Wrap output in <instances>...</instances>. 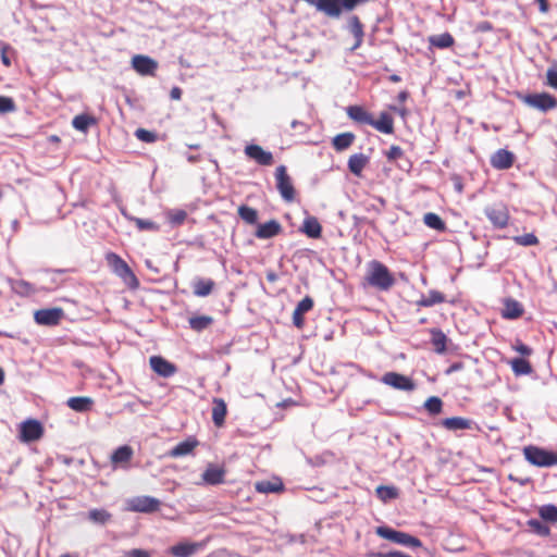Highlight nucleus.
Masks as SVG:
<instances>
[{
  "label": "nucleus",
  "instance_id": "1",
  "mask_svg": "<svg viewBox=\"0 0 557 557\" xmlns=\"http://www.w3.org/2000/svg\"><path fill=\"white\" fill-rule=\"evenodd\" d=\"M366 283L380 290H388L395 284V277L389 269L377 260H371L367 265Z\"/></svg>",
  "mask_w": 557,
  "mask_h": 557
},
{
  "label": "nucleus",
  "instance_id": "2",
  "mask_svg": "<svg viewBox=\"0 0 557 557\" xmlns=\"http://www.w3.org/2000/svg\"><path fill=\"white\" fill-rule=\"evenodd\" d=\"M106 261L112 271L123 280V282L132 289L139 286V281L129 265L115 252H108Z\"/></svg>",
  "mask_w": 557,
  "mask_h": 557
},
{
  "label": "nucleus",
  "instance_id": "3",
  "mask_svg": "<svg viewBox=\"0 0 557 557\" xmlns=\"http://www.w3.org/2000/svg\"><path fill=\"white\" fill-rule=\"evenodd\" d=\"M523 456L531 465L546 468L557 465V454L546 450L535 445H529L523 448Z\"/></svg>",
  "mask_w": 557,
  "mask_h": 557
},
{
  "label": "nucleus",
  "instance_id": "4",
  "mask_svg": "<svg viewBox=\"0 0 557 557\" xmlns=\"http://www.w3.org/2000/svg\"><path fill=\"white\" fill-rule=\"evenodd\" d=\"M518 98L525 106L539 110L543 113L555 110L557 108V98L546 91L518 95Z\"/></svg>",
  "mask_w": 557,
  "mask_h": 557
},
{
  "label": "nucleus",
  "instance_id": "5",
  "mask_svg": "<svg viewBox=\"0 0 557 557\" xmlns=\"http://www.w3.org/2000/svg\"><path fill=\"white\" fill-rule=\"evenodd\" d=\"M484 213L495 228H505L509 224V210L504 202H496L487 206Z\"/></svg>",
  "mask_w": 557,
  "mask_h": 557
},
{
  "label": "nucleus",
  "instance_id": "6",
  "mask_svg": "<svg viewBox=\"0 0 557 557\" xmlns=\"http://www.w3.org/2000/svg\"><path fill=\"white\" fill-rule=\"evenodd\" d=\"M275 178H276V188L282 196V198L287 201L292 202L295 199V188L292 182L290 176L287 173L285 165H280L275 170Z\"/></svg>",
  "mask_w": 557,
  "mask_h": 557
},
{
  "label": "nucleus",
  "instance_id": "7",
  "mask_svg": "<svg viewBox=\"0 0 557 557\" xmlns=\"http://www.w3.org/2000/svg\"><path fill=\"white\" fill-rule=\"evenodd\" d=\"M44 435V426L36 419H28L20 424L18 438L23 443H30L38 441Z\"/></svg>",
  "mask_w": 557,
  "mask_h": 557
},
{
  "label": "nucleus",
  "instance_id": "8",
  "mask_svg": "<svg viewBox=\"0 0 557 557\" xmlns=\"http://www.w3.org/2000/svg\"><path fill=\"white\" fill-rule=\"evenodd\" d=\"M64 315L62 308L39 309L34 313V320L39 325H58Z\"/></svg>",
  "mask_w": 557,
  "mask_h": 557
},
{
  "label": "nucleus",
  "instance_id": "9",
  "mask_svg": "<svg viewBox=\"0 0 557 557\" xmlns=\"http://www.w3.org/2000/svg\"><path fill=\"white\" fill-rule=\"evenodd\" d=\"M245 154L256 161L259 165L269 166L274 163L272 152L264 150L261 146L250 144L245 147Z\"/></svg>",
  "mask_w": 557,
  "mask_h": 557
},
{
  "label": "nucleus",
  "instance_id": "10",
  "mask_svg": "<svg viewBox=\"0 0 557 557\" xmlns=\"http://www.w3.org/2000/svg\"><path fill=\"white\" fill-rule=\"evenodd\" d=\"M381 381L384 384L400 391L409 392L414 388V383L410 377L397 372H386L382 376Z\"/></svg>",
  "mask_w": 557,
  "mask_h": 557
},
{
  "label": "nucleus",
  "instance_id": "11",
  "mask_svg": "<svg viewBox=\"0 0 557 557\" xmlns=\"http://www.w3.org/2000/svg\"><path fill=\"white\" fill-rule=\"evenodd\" d=\"M160 500L151 496H138L129 502V509L135 512H154L160 508Z\"/></svg>",
  "mask_w": 557,
  "mask_h": 557
},
{
  "label": "nucleus",
  "instance_id": "12",
  "mask_svg": "<svg viewBox=\"0 0 557 557\" xmlns=\"http://www.w3.org/2000/svg\"><path fill=\"white\" fill-rule=\"evenodd\" d=\"M132 66L140 75L153 76L158 69V62L150 57L136 54L132 58Z\"/></svg>",
  "mask_w": 557,
  "mask_h": 557
},
{
  "label": "nucleus",
  "instance_id": "13",
  "mask_svg": "<svg viewBox=\"0 0 557 557\" xmlns=\"http://www.w3.org/2000/svg\"><path fill=\"white\" fill-rule=\"evenodd\" d=\"M151 369L162 377H170L177 371L176 366L161 356H152L149 359Z\"/></svg>",
  "mask_w": 557,
  "mask_h": 557
},
{
  "label": "nucleus",
  "instance_id": "14",
  "mask_svg": "<svg viewBox=\"0 0 557 557\" xmlns=\"http://www.w3.org/2000/svg\"><path fill=\"white\" fill-rule=\"evenodd\" d=\"M314 301L310 296L304 297L296 306L293 312L294 325L301 330L305 326V313L309 312L313 308Z\"/></svg>",
  "mask_w": 557,
  "mask_h": 557
},
{
  "label": "nucleus",
  "instance_id": "15",
  "mask_svg": "<svg viewBox=\"0 0 557 557\" xmlns=\"http://www.w3.org/2000/svg\"><path fill=\"white\" fill-rule=\"evenodd\" d=\"M491 165L496 170H507L513 165L515 154L507 149H498L491 157Z\"/></svg>",
  "mask_w": 557,
  "mask_h": 557
},
{
  "label": "nucleus",
  "instance_id": "16",
  "mask_svg": "<svg viewBox=\"0 0 557 557\" xmlns=\"http://www.w3.org/2000/svg\"><path fill=\"white\" fill-rule=\"evenodd\" d=\"M440 425L447 431L471 430L474 422L463 417H450L441 420Z\"/></svg>",
  "mask_w": 557,
  "mask_h": 557
},
{
  "label": "nucleus",
  "instance_id": "17",
  "mask_svg": "<svg viewBox=\"0 0 557 557\" xmlns=\"http://www.w3.org/2000/svg\"><path fill=\"white\" fill-rule=\"evenodd\" d=\"M281 232L282 225L276 220H270L265 223L259 224L255 235L260 239H268L277 236Z\"/></svg>",
  "mask_w": 557,
  "mask_h": 557
},
{
  "label": "nucleus",
  "instance_id": "18",
  "mask_svg": "<svg viewBox=\"0 0 557 557\" xmlns=\"http://www.w3.org/2000/svg\"><path fill=\"white\" fill-rule=\"evenodd\" d=\"M134 450L129 445L120 446L113 451L111 463L113 466L126 467L132 460Z\"/></svg>",
  "mask_w": 557,
  "mask_h": 557
},
{
  "label": "nucleus",
  "instance_id": "19",
  "mask_svg": "<svg viewBox=\"0 0 557 557\" xmlns=\"http://www.w3.org/2000/svg\"><path fill=\"white\" fill-rule=\"evenodd\" d=\"M198 441L194 437H189L177 445H175L170 451L169 456L172 458H178L183 456H187L194 451V449L198 446Z\"/></svg>",
  "mask_w": 557,
  "mask_h": 557
},
{
  "label": "nucleus",
  "instance_id": "20",
  "mask_svg": "<svg viewBox=\"0 0 557 557\" xmlns=\"http://www.w3.org/2000/svg\"><path fill=\"white\" fill-rule=\"evenodd\" d=\"M212 421L216 428H222L225 423L227 414V406L224 399L213 398Z\"/></svg>",
  "mask_w": 557,
  "mask_h": 557
},
{
  "label": "nucleus",
  "instance_id": "21",
  "mask_svg": "<svg viewBox=\"0 0 557 557\" xmlns=\"http://www.w3.org/2000/svg\"><path fill=\"white\" fill-rule=\"evenodd\" d=\"M225 470L210 465L202 473V480L210 485H218L224 482Z\"/></svg>",
  "mask_w": 557,
  "mask_h": 557
},
{
  "label": "nucleus",
  "instance_id": "22",
  "mask_svg": "<svg viewBox=\"0 0 557 557\" xmlns=\"http://www.w3.org/2000/svg\"><path fill=\"white\" fill-rule=\"evenodd\" d=\"M347 115L359 124L370 125L372 123V114L369 113L363 107L361 106H349L346 109Z\"/></svg>",
  "mask_w": 557,
  "mask_h": 557
},
{
  "label": "nucleus",
  "instance_id": "23",
  "mask_svg": "<svg viewBox=\"0 0 557 557\" xmlns=\"http://www.w3.org/2000/svg\"><path fill=\"white\" fill-rule=\"evenodd\" d=\"M523 306L519 301L512 298L505 299L504 309L502 311L503 318L510 320L518 319L523 314Z\"/></svg>",
  "mask_w": 557,
  "mask_h": 557
},
{
  "label": "nucleus",
  "instance_id": "24",
  "mask_svg": "<svg viewBox=\"0 0 557 557\" xmlns=\"http://www.w3.org/2000/svg\"><path fill=\"white\" fill-rule=\"evenodd\" d=\"M201 544L199 543H178L170 547L169 552L174 557H190L194 555L199 548Z\"/></svg>",
  "mask_w": 557,
  "mask_h": 557
},
{
  "label": "nucleus",
  "instance_id": "25",
  "mask_svg": "<svg viewBox=\"0 0 557 557\" xmlns=\"http://www.w3.org/2000/svg\"><path fill=\"white\" fill-rule=\"evenodd\" d=\"M215 287V282L211 278L198 277L193 283V292L197 297H206L210 295Z\"/></svg>",
  "mask_w": 557,
  "mask_h": 557
},
{
  "label": "nucleus",
  "instance_id": "26",
  "mask_svg": "<svg viewBox=\"0 0 557 557\" xmlns=\"http://www.w3.org/2000/svg\"><path fill=\"white\" fill-rule=\"evenodd\" d=\"M370 125L383 134L394 133V120L386 112H382L377 120L372 117V123H370Z\"/></svg>",
  "mask_w": 557,
  "mask_h": 557
},
{
  "label": "nucleus",
  "instance_id": "27",
  "mask_svg": "<svg viewBox=\"0 0 557 557\" xmlns=\"http://www.w3.org/2000/svg\"><path fill=\"white\" fill-rule=\"evenodd\" d=\"M66 405L76 412H87L91 410L94 399L87 396H76L69 398Z\"/></svg>",
  "mask_w": 557,
  "mask_h": 557
},
{
  "label": "nucleus",
  "instance_id": "28",
  "mask_svg": "<svg viewBox=\"0 0 557 557\" xmlns=\"http://www.w3.org/2000/svg\"><path fill=\"white\" fill-rule=\"evenodd\" d=\"M368 163V156L363 153H355L348 159V169L354 175L360 176Z\"/></svg>",
  "mask_w": 557,
  "mask_h": 557
},
{
  "label": "nucleus",
  "instance_id": "29",
  "mask_svg": "<svg viewBox=\"0 0 557 557\" xmlns=\"http://www.w3.org/2000/svg\"><path fill=\"white\" fill-rule=\"evenodd\" d=\"M300 231L309 238H319L322 234V226L317 218L309 216L305 219Z\"/></svg>",
  "mask_w": 557,
  "mask_h": 557
},
{
  "label": "nucleus",
  "instance_id": "30",
  "mask_svg": "<svg viewBox=\"0 0 557 557\" xmlns=\"http://www.w3.org/2000/svg\"><path fill=\"white\" fill-rule=\"evenodd\" d=\"M349 30L355 37V44L352 45L351 50H356L361 46L364 35L363 25L358 16L354 15L349 18Z\"/></svg>",
  "mask_w": 557,
  "mask_h": 557
},
{
  "label": "nucleus",
  "instance_id": "31",
  "mask_svg": "<svg viewBox=\"0 0 557 557\" xmlns=\"http://www.w3.org/2000/svg\"><path fill=\"white\" fill-rule=\"evenodd\" d=\"M431 333V343L433 345L434 350L437 354H444L447 349V336L440 329H432Z\"/></svg>",
  "mask_w": 557,
  "mask_h": 557
},
{
  "label": "nucleus",
  "instance_id": "32",
  "mask_svg": "<svg viewBox=\"0 0 557 557\" xmlns=\"http://www.w3.org/2000/svg\"><path fill=\"white\" fill-rule=\"evenodd\" d=\"M445 295L438 290L432 289L428 295H423L418 301L419 307H432L437 304L445 302Z\"/></svg>",
  "mask_w": 557,
  "mask_h": 557
},
{
  "label": "nucleus",
  "instance_id": "33",
  "mask_svg": "<svg viewBox=\"0 0 557 557\" xmlns=\"http://www.w3.org/2000/svg\"><path fill=\"white\" fill-rule=\"evenodd\" d=\"M97 124V119L89 114H78L74 116L72 125L75 129L87 133L90 126Z\"/></svg>",
  "mask_w": 557,
  "mask_h": 557
},
{
  "label": "nucleus",
  "instance_id": "34",
  "mask_svg": "<svg viewBox=\"0 0 557 557\" xmlns=\"http://www.w3.org/2000/svg\"><path fill=\"white\" fill-rule=\"evenodd\" d=\"M509 364L517 376L529 375L533 371L530 361L524 358H513Z\"/></svg>",
  "mask_w": 557,
  "mask_h": 557
},
{
  "label": "nucleus",
  "instance_id": "35",
  "mask_svg": "<svg viewBox=\"0 0 557 557\" xmlns=\"http://www.w3.org/2000/svg\"><path fill=\"white\" fill-rule=\"evenodd\" d=\"M429 42L432 47L438 49L450 48L455 44L454 37L449 33H444L441 35H433L429 37Z\"/></svg>",
  "mask_w": 557,
  "mask_h": 557
},
{
  "label": "nucleus",
  "instance_id": "36",
  "mask_svg": "<svg viewBox=\"0 0 557 557\" xmlns=\"http://www.w3.org/2000/svg\"><path fill=\"white\" fill-rule=\"evenodd\" d=\"M355 138L350 132L338 134L333 138V147L337 151H343L352 145Z\"/></svg>",
  "mask_w": 557,
  "mask_h": 557
},
{
  "label": "nucleus",
  "instance_id": "37",
  "mask_svg": "<svg viewBox=\"0 0 557 557\" xmlns=\"http://www.w3.org/2000/svg\"><path fill=\"white\" fill-rule=\"evenodd\" d=\"M424 224L438 232H445L446 231V223L443 221V219L433 212H428L423 216Z\"/></svg>",
  "mask_w": 557,
  "mask_h": 557
},
{
  "label": "nucleus",
  "instance_id": "38",
  "mask_svg": "<svg viewBox=\"0 0 557 557\" xmlns=\"http://www.w3.org/2000/svg\"><path fill=\"white\" fill-rule=\"evenodd\" d=\"M255 488L259 493L269 494L276 493L284 490L282 482H272L268 480L256 482Z\"/></svg>",
  "mask_w": 557,
  "mask_h": 557
},
{
  "label": "nucleus",
  "instance_id": "39",
  "mask_svg": "<svg viewBox=\"0 0 557 557\" xmlns=\"http://www.w3.org/2000/svg\"><path fill=\"white\" fill-rule=\"evenodd\" d=\"M188 322L194 331L201 332L213 323V318L210 315H195L189 318Z\"/></svg>",
  "mask_w": 557,
  "mask_h": 557
},
{
  "label": "nucleus",
  "instance_id": "40",
  "mask_svg": "<svg viewBox=\"0 0 557 557\" xmlns=\"http://www.w3.org/2000/svg\"><path fill=\"white\" fill-rule=\"evenodd\" d=\"M376 496L383 502L386 503L391 499H395L398 497L399 493L395 486H386L380 485L375 488Z\"/></svg>",
  "mask_w": 557,
  "mask_h": 557
},
{
  "label": "nucleus",
  "instance_id": "41",
  "mask_svg": "<svg viewBox=\"0 0 557 557\" xmlns=\"http://www.w3.org/2000/svg\"><path fill=\"white\" fill-rule=\"evenodd\" d=\"M112 518V515L106 509H91L88 512V519L97 524H106Z\"/></svg>",
  "mask_w": 557,
  "mask_h": 557
},
{
  "label": "nucleus",
  "instance_id": "42",
  "mask_svg": "<svg viewBox=\"0 0 557 557\" xmlns=\"http://www.w3.org/2000/svg\"><path fill=\"white\" fill-rule=\"evenodd\" d=\"M238 215L242 220H244L248 224H255L258 220V212L256 209L248 207V206H240L238 208Z\"/></svg>",
  "mask_w": 557,
  "mask_h": 557
},
{
  "label": "nucleus",
  "instance_id": "43",
  "mask_svg": "<svg viewBox=\"0 0 557 557\" xmlns=\"http://www.w3.org/2000/svg\"><path fill=\"white\" fill-rule=\"evenodd\" d=\"M12 289L21 296H30L35 293V287L24 280L15 281L12 285Z\"/></svg>",
  "mask_w": 557,
  "mask_h": 557
},
{
  "label": "nucleus",
  "instance_id": "44",
  "mask_svg": "<svg viewBox=\"0 0 557 557\" xmlns=\"http://www.w3.org/2000/svg\"><path fill=\"white\" fill-rule=\"evenodd\" d=\"M424 408L432 416L440 414L443 410V401L440 397L432 396L425 400Z\"/></svg>",
  "mask_w": 557,
  "mask_h": 557
},
{
  "label": "nucleus",
  "instance_id": "45",
  "mask_svg": "<svg viewBox=\"0 0 557 557\" xmlns=\"http://www.w3.org/2000/svg\"><path fill=\"white\" fill-rule=\"evenodd\" d=\"M512 240L517 245L523 246V247L536 246L540 244L537 236L534 235L533 233L513 236Z\"/></svg>",
  "mask_w": 557,
  "mask_h": 557
},
{
  "label": "nucleus",
  "instance_id": "46",
  "mask_svg": "<svg viewBox=\"0 0 557 557\" xmlns=\"http://www.w3.org/2000/svg\"><path fill=\"white\" fill-rule=\"evenodd\" d=\"M396 544L413 548L422 546V542L418 537L401 531L398 535Z\"/></svg>",
  "mask_w": 557,
  "mask_h": 557
},
{
  "label": "nucleus",
  "instance_id": "47",
  "mask_svg": "<svg viewBox=\"0 0 557 557\" xmlns=\"http://www.w3.org/2000/svg\"><path fill=\"white\" fill-rule=\"evenodd\" d=\"M375 533L382 539L396 543L400 531L394 530L386 525H381L375 529Z\"/></svg>",
  "mask_w": 557,
  "mask_h": 557
},
{
  "label": "nucleus",
  "instance_id": "48",
  "mask_svg": "<svg viewBox=\"0 0 557 557\" xmlns=\"http://www.w3.org/2000/svg\"><path fill=\"white\" fill-rule=\"evenodd\" d=\"M540 516L542 519L550 522H557V506L545 505L540 508Z\"/></svg>",
  "mask_w": 557,
  "mask_h": 557
},
{
  "label": "nucleus",
  "instance_id": "49",
  "mask_svg": "<svg viewBox=\"0 0 557 557\" xmlns=\"http://www.w3.org/2000/svg\"><path fill=\"white\" fill-rule=\"evenodd\" d=\"M132 221L134 222V224L136 225V227L139 231L157 232L160 228L159 225L156 222L150 221V220H145V219H140V218H133Z\"/></svg>",
  "mask_w": 557,
  "mask_h": 557
},
{
  "label": "nucleus",
  "instance_id": "50",
  "mask_svg": "<svg viewBox=\"0 0 557 557\" xmlns=\"http://www.w3.org/2000/svg\"><path fill=\"white\" fill-rule=\"evenodd\" d=\"M168 219L173 225H181L187 219V212L182 209L171 210L168 212Z\"/></svg>",
  "mask_w": 557,
  "mask_h": 557
},
{
  "label": "nucleus",
  "instance_id": "51",
  "mask_svg": "<svg viewBox=\"0 0 557 557\" xmlns=\"http://www.w3.org/2000/svg\"><path fill=\"white\" fill-rule=\"evenodd\" d=\"M404 154V150L396 145H392L389 149L384 152V156L386 157L388 162H394L398 159H401Z\"/></svg>",
  "mask_w": 557,
  "mask_h": 557
},
{
  "label": "nucleus",
  "instance_id": "52",
  "mask_svg": "<svg viewBox=\"0 0 557 557\" xmlns=\"http://www.w3.org/2000/svg\"><path fill=\"white\" fill-rule=\"evenodd\" d=\"M545 84L554 89H557V62L548 67L546 72Z\"/></svg>",
  "mask_w": 557,
  "mask_h": 557
},
{
  "label": "nucleus",
  "instance_id": "53",
  "mask_svg": "<svg viewBox=\"0 0 557 557\" xmlns=\"http://www.w3.org/2000/svg\"><path fill=\"white\" fill-rule=\"evenodd\" d=\"M135 135L144 143H153L157 140V134L145 128H138L135 132Z\"/></svg>",
  "mask_w": 557,
  "mask_h": 557
},
{
  "label": "nucleus",
  "instance_id": "54",
  "mask_svg": "<svg viewBox=\"0 0 557 557\" xmlns=\"http://www.w3.org/2000/svg\"><path fill=\"white\" fill-rule=\"evenodd\" d=\"M15 109L14 101L10 97L0 96V113L12 112Z\"/></svg>",
  "mask_w": 557,
  "mask_h": 557
},
{
  "label": "nucleus",
  "instance_id": "55",
  "mask_svg": "<svg viewBox=\"0 0 557 557\" xmlns=\"http://www.w3.org/2000/svg\"><path fill=\"white\" fill-rule=\"evenodd\" d=\"M11 49V47L8 44H2L1 47V61L4 66L9 67L11 66V60L8 57V51Z\"/></svg>",
  "mask_w": 557,
  "mask_h": 557
},
{
  "label": "nucleus",
  "instance_id": "56",
  "mask_svg": "<svg viewBox=\"0 0 557 557\" xmlns=\"http://www.w3.org/2000/svg\"><path fill=\"white\" fill-rule=\"evenodd\" d=\"M530 524L536 530V532L541 535H548L549 529L548 527L542 524L539 521H530Z\"/></svg>",
  "mask_w": 557,
  "mask_h": 557
},
{
  "label": "nucleus",
  "instance_id": "57",
  "mask_svg": "<svg viewBox=\"0 0 557 557\" xmlns=\"http://www.w3.org/2000/svg\"><path fill=\"white\" fill-rule=\"evenodd\" d=\"M513 349L521 354L522 356H530L532 354V349L521 342L515 345Z\"/></svg>",
  "mask_w": 557,
  "mask_h": 557
},
{
  "label": "nucleus",
  "instance_id": "58",
  "mask_svg": "<svg viewBox=\"0 0 557 557\" xmlns=\"http://www.w3.org/2000/svg\"><path fill=\"white\" fill-rule=\"evenodd\" d=\"M492 29L493 25L487 21L480 22L475 26V30L479 33H487L491 32Z\"/></svg>",
  "mask_w": 557,
  "mask_h": 557
},
{
  "label": "nucleus",
  "instance_id": "59",
  "mask_svg": "<svg viewBox=\"0 0 557 557\" xmlns=\"http://www.w3.org/2000/svg\"><path fill=\"white\" fill-rule=\"evenodd\" d=\"M182 89L177 86L173 87L170 91V97L172 100H181L182 98Z\"/></svg>",
  "mask_w": 557,
  "mask_h": 557
},
{
  "label": "nucleus",
  "instance_id": "60",
  "mask_svg": "<svg viewBox=\"0 0 557 557\" xmlns=\"http://www.w3.org/2000/svg\"><path fill=\"white\" fill-rule=\"evenodd\" d=\"M508 479L510 481H512V482L519 483L520 485H527V484L531 483V479L530 478L521 479V478L515 476L513 474H509Z\"/></svg>",
  "mask_w": 557,
  "mask_h": 557
},
{
  "label": "nucleus",
  "instance_id": "61",
  "mask_svg": "<svg viewBox=\"0 0 557 557\" xmlns=\"http://www.w3.org/2000/svg\"><path fill=\"white\" fill-rule=\"evenodd\" d=\"M463 368V363L462 362H455L453 364L449 366V368L446 370V374H451L456 371H459Z\"/></svg>",
  "mask_w": 557,
  "mask_h": 557
},
{
  "label": "nucleus",
  "instance_id": "62",
  "mask_svg": "<svg viewBox=\"0 0 557 557\" xmlns=\"http://www.w3.org/2000/svg\"><path fill=\"white\" fill-rule=\"evenodd\" d=\"M540 11L542 13H547L549 11V4L547 0H537Z\"/></svg>",
  "mask_w": 557,
  "mask_h": 557
},
{
  "label": "nucleus",
  "instance_id": "63",
  "mask_svg": "<svg viewBox=\"0 0 557 557\" xmlns=\"http://www.w3.org/2000/svg\"><path fill=\"white\" fill-rule=\"evenodd\" d=\"M391 109H392L394 112L398 113L401 117H406V115H407V113H408L407 109H406V108H404V107H403V108L391 107Z\"/></svg>",
  "mask_w": 557,
  "mask_h": 557
},
{
  "label": "nucleus",
  "instance_id": "64",
  "mask_svg": "<svg viewBox=\"0 0 557 557\" xmlns=\"http://www.w3.org/2000/svg\"><path fill=\"white\" fill-rule=\"evenodd\" d=\"M408 97H409L408 91L403 90V91H400V92L398 94L397 99H398L400 102H405V101L408 99Z\"/></svg>",
  "mask_w": 557,
  "mask_h": 557
}]
</instances>
